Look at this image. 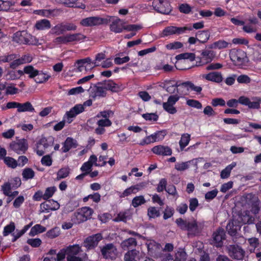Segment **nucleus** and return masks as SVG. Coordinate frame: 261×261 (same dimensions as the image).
Wrapping results in <instances>:
<instances>
[{
	"instance_id": "nucleus-31",
	"label": "nucleus",
	"mask_w": 261,
	"mask_h": 261,
	"mask_svg": "<svg viewBox=\"0 0 261 261\" xmlns=\"http://www.w3.org/2000/svg\"><path fill=\"white\" fill-rule=\"evenodd\" d=\"M67 256L68 255H77L82 251L81 247L77 244L69 245L66 248Z\"/></svg>"
},
{
	"instance_id": "nucleus-18",
	"label": "nucleus",
	"mask_w": 261,
	"mask_h": 261,
	"mask_svg": "<svg viewBox=\"0 0 261 261\" xmlns=\"http://www.w3.org/2000/svg\"><path fill=\"white\" fill-rule=\"evenodd\" d=\"M246 56L244 52L238 51L232 54L231 56V60L236 65H242L245 62Z\"/></svg>"
},
{
	"instance_id": "nucleus-9",
	"label": "nucleus",
	"mask_w": 261,
	"mask_h": 261,
	"mask_svg": "<svg viewBox=\"0 0 261 261\" xmlns=\"http://www.w3.org/2000/svg\"><path fill=\"white\" fill-rule=\"evenodd\" d=\"M166 132H156L153 134L146 136L139 143L141 145H145L156 141L162 140L166 135Z\"/></svg>"
},
{
	"instance_id": "nucleus-16",
	"label": "nucleus",
	"mask_w": 261,
	"mask_h": 261,
	"mask_svg": "<svg viewBox=\"0 0 261 261\" xmlns=\"http://www.w3.org/2000/svg\"><path fill=\"white\" fill-rule=\"evenodd\" d=\"M151 151L155 154L160 155H171L172 153V149L167 146L157 145L153 147Z\"/></svg>"
},
{
	"instance_id": "nucleus-33",
	"label": "nucleus",
	"mask_w": 261,
	"mask_h": 261,
	"mask_svg": "<svg viewBox=\"0 0 261 261\" xmlns=\"http://www.w3.org/2000/svg\"><path fill=\"white\" fill-rule=\"evenodd\" d=\"M237 165L236 162H233L230 164L225 167V169L222 170L220 174L221 178L222 179L227 178L229 177L230 173L232 169Z\"/></svg>"
},
{
	"instance_id": "nucleus-3",
	"label": "nucleus",
	"mask_w": 261,
	"mask_h": 261,
	"mask_svg": "<svg viewBox=\"0 0 261 261\" xmlns=\"http://www.w3.org/2000/svg\"><path fill=\"white\" fill-rule=\"evenodd\" d=\"M175 223L182 230H187L193 234L199 232L197 222L195 220L192 221H187L183 219L179 218L176 219Z\"/></svg>"
},
{
	"instance_id": "nucleus-20",
	"label": "nucleus",
	"mask_w": 261,
	"mask_h": 261,
	"mask_svg": "<svg viewBox=\"0 0 261 261\" xmlns=\"http://www.w3.org/2000/svg\"><path fill=\"white\" fill-rule=\"evenodd\" d=\"M123 24L124 21L122 20L119 18L114 19L110 24V30L116 33H120L124 30Z\"/></svg>"
},
{
	"instance_id": "nucleus-27",
	"label": "nucleus",
	"mask_w": 261,
	"mask_h": 261,
	"mask_svg": "<svg viewBox=\"0 0 261 261\" xmlns=\"http://www.w3.org/2000/svg\"><path fill=\"white\" fill-rule=\"evenodd\" d=\"M201 55L203 57L202 59L199 63L197 64V66L204 65L205 64L211 62L213 60V58H212L213 51L211 50H204L202 52Z\"/></svg>"
},
{
	"instance_id": "nucleus-40",
	"label": "nucleus",
	"mask_w": 261,
	"mask_h": 261,
	"mask_svg": "<svg viewBox=\"0 0 261 261\" xmlns=\"http://www.w3.org/2000/svg\"><path fill=\"white\" fill-rule=\"evenodd\" d=\"M187 253L184 249L179 248L175 255V259L173 261H186Z\"/></svg>"
},
{
	"instance_id": "nucleus-12",
	"label": "nucleus",
	"mask_w": 261,
	"mask_h": 261,
	"mask_svg": "<svg viewBox=\"0 0 261 261\" xmlns=\"http://www.w3.org/2000/svg\"><path fill=\"white\" fill-rule=\"evenodd\" d=\"M246 201L250 205V213L254 215L258 214L260 211L259 201L252 194H248L246 196Z\"/></svg>"
},
{
	"instance_id": "nucleus-4",
	"label": "nucleus",
	"mask_w": 261,
	"mask_h": 261,
	"mask_svg": "<svg viewBox=\"0 0 261 261\" xmlns=\"http://www.w3.org/2000/svg\"><path fill=\"white\" fill-rule=\"evenodd\" d=\"M111 17L107 16L106 18H101L98 16L90 17L83 19L81 24L84 27H92L102 24H108L111 21Z\"/></svg>"
},
{
	"instance_id": "nucleus-7",
	"label": "nucleus",
	"mask_w": 261,
	"mask_h": 261,
	"mask_svg": "<svg viewBox=\"0 0 261 261\" xmlns=\"http://www.w3.org/2000/svg\"><path fill=\"white\" fill-rule=\"evenodd\" d=\"M100 252L104 259L113 260L116 257L117 250L113 244L109 243L100 247Z\"/></svg>"
},
{
	"instance_id": "nucleus-38",
	"label": "nucleus",
	"mask_w": 261,
	"mask_h": 261,
	"mask_svg": "<svg viewBox=\"0 0 261 261\" xmlns=\"http://www.w3.org/2000/svg\"><path fill=\"white\" fill-rule=\"evenodd\" d=\"M95 93L92 96L93 98H95L96 96L102 97L106 96L107 92L104 87H102L101 85H97L95 86Z\"/></svg>"
},
{
	"instance_id": "nucleus-41",
	"label": "nucleus",
	"mask_w": 261,
	"mask_h": 261,
	"mask_svg": "<svg viewBox=\"0 0 261 261\" xmlns=\"http://www.w3.org/2000/svg\"><path fill=\"white\" fill-rule=\"evenodd\" d=\"M147 215L150 218H155L160 216V212L156 207L150 206L147 210Z\"/></svg>"
},
{
	"instance_id": "nucleus-51",
	"label": "nucleus",
	"mask_w": 261,
	"mask_h": 261,
	"mask_svg": "<svg viewBox=\"0 0 261 261\" xmlns=\"http://www.w3.org/2000/svg\"><path fill=\"white\" fill-rule=\"evenodd\" d=\"M66 255H67V252L65 248H63L58 253L56 259L50 257V261H56V260L57 261H62L65 258Z\"/></svg>"
},
{
	"instance_id": "nucleus-46",
	"label": "nucleus",
	"mask_w": 261,
	"mask_h": 261,
	"mask_svg": "<svg viewBox=\"0 0 261 261\" xmlns=\"http://www.w3.org/2000/svg\"><path fill=\"white\" fill-rule=\"evenodd\" d=\"M15 3L11 1L0 0V11H7L11 6L14 5Z\"/></svg>"
},
{
	"instance_id": "nucleus-58",
	"label": "nucleus",
	"mask_w": 261,
	"mask_h": 261,
	"mask_svg": "<svg viewBox=\"0 0 261 261\" xmlns=\"http://www.w3.org/2000/svg\"><path fill=\"white\" fill-rule=\"evenodd\" d=\"M105 58L106 55L104 53H101L97 54L94 61L92 62V63L94 64V66L92 68L100 66V64L99 62L102 60L105 59Z\"/></svg>"
},
{
	"instance_id": "nucleus-29",
	"label": "nucleus",
	"mask_w": 261,
	"mask_h": 261,
	"mask_svg": "<svg viewBox=\"0 0 261 261\" xmlns=\"http://www.w3.org/2000/svg\"><path fill=\"white\" fill-rule=\"evenodd\" d=\"M42 198L46 201H49V187L46 188L44 193L41 191H38L33 197V199L35 201H40Z\"/></svg>"
},
{
	"instance_id": "nucleus-11",
	"label": "nucleus",
	"mask_w": 261,
	"mask_h": 261,
	"mask_svg": "<svg viewBox=\"0 0 261 261\" xmlns=\"http://www.w3.org/2000/svg\"><path fill=\"white\" fill-rule=\"evenodd\" d=\"M10 147L12 150L18 154L24 153L28 148V145L27 140L24 139H20L17 142H13Z\"/></svg>"
},
{
	"instance_id": "nucleus-63",
	"label": "nucleus",
	"mask_w": 261,
	"mask_h": 261,
	"mask_svg": "<svg viewBox=\"0 0 261 261\" xmlns=\"http://www.w3.org/2000/svg\"><path fill=\"white\" fill-rule=\"evenodd\" d=\"M187 104L192 107L198 109L202 108L201 103L198 100L194 99H189L187 101Z\"/></svg>"
},
{
	"instance_id": "nucleus-53",
	"label": "nucleus",
	"mask_w": 261,
	"mask_h": 261,
	"mask_svg": "<svg viewBox=\"0 0 261 261\" xmlns=\"http://www.w3.org/2000/svg\"><path fill=\"white\" fill-rule=\"evenodd\" d=\"M2 191L4 195L8 196L11 192L12 186L9 182H5L1 187Z\"/></svg>"
},
{
	"instance_id": "nucleus-2",
	"label": "nucleus",
	"mask_w": 261,
	"mask_h": 261,
	"mask_svg": "<svg viewBox=\"0 0 261 261\" xmlns=\"http://www.w3.org/2000/svg\"><path fill=\"white\" fill-rule=\"evenodd\" d=\"M13 40L19 44L33 45L37 43L36 38L26 31L17 32L13 36Z\"/></svg>"
},
{
	"instance_id": "nucleus-14",
	"label": "nucleus",
	"mask_w": 261,
	"mask_h": 261,
	"mask_svg": "<svg viewBox=\"0 0 261 261\" xmlns=\"http://www.w3.org/2000/svg\"><path fill=\"white\" fill-rule=\"evenodd\" d=\"M85 110L84 106L81 104L76 105L71 108L70 111H67L65 114V118L67 119V122L68 123L72 121V118L76 117L78 114L82 113Z\"/></svg>"
},
{
	"instance_id": "nucleus-25",
	"label": "nucleus",
	"mask_w": 261,
	"mask_h": 261,
	"mask_svg": "<svg viewBox=\"0 0 261 261\" xmlns=\"http://www.w3.org/2000/svg\"><path fill=\"white\" fill-rule=\"evenodd\" d=\"M76 141L70 137H68L63 143L61 149L63 152H67L72 148L76 147Z\"/></svg>"
},
{
	"instance_id": "nucleus-6",
	"label": "nucleus",
	"mask_w": 261,
	"mask_h": 261,
	"mask_svg": "<svg viewBox=\"0 0 261 261\" xmlns=\"http://www.w3.org/2000/svg\"><path fill=\"white\" fill-rule=\"evenodd\" d=\"M152 6L156 12L163 14H169L172 10L168 0H154Z\"/></svg>"
},
{
	"instance_id": "nucleus-59",
	"label": "nucleus",
	"mask_w": 261,
	"mask_h": 261,
	"mask_svg": "<svg viewBox=\"0 0 261 261\" xmlns=\"http://www.w3.org/2000/svg\"><path fill=\"white\" fill-rule=\"evenodd\" d=\"M142 117L146 120L155 121L158 119L159 116L155 113H146L142 115Z\"/></svg>"
},
{
	"instance_id": "nucleus-13",
	"label": "nucleus",
	"mask_w": 261,
	"mask_h": 261,
	"mask_svg": "<svg viewBox=\"0 0 261 261\" xmlns=\"http://www.w3.org/2000/svg\"><path fill=\"white\" fill-rule=\"evenodd\" d=\"M192 28L187 27H176L175 26H169L165 28L163 32V36H168L173 34H180L184 33L186 31H191Z\"/></svg>"
},
{
	"instance_id": "nucleus-17",
	"label": "nucleus",
	"mask_w": 261,
	"mask_h": 261,
	"mask_svg": "<svg viewBox=\"0 0 261 261\" xmlns=\"http://www.w3.org/2000/svg\"><path fill=\"white\" fill-rule=\"evenodd\" d=\"M241 222L244 224H253L255 221L254 216L251 214L248 210L244 211L239 214Z\"/></svg>"
},
{
	"instance_id": "nucleus-60",
	"label": "nucleus",
	"mask_w": 261,
	"mask_h": 261,
	"mask_svg": "<svg viewBox=\"0 0 261 261\" xmlns=\"http://www.w3.org/2000/svg\"><path fill=\"white\" fill-rule=\"evenodd\" d=\"M182 44L178 41H175L172 43H169L166 45V47L168 49H177L180 48L182 47Z\"/></svg>"
},
{
	"instance_id": "nucleus-39",
	"label": "nucleus",
	"mask_w": 261,
	"mask_h": 261,
	"mask_svg": "<svg viewBox=\"0 0 261 261\" xmlns=\"http://www.w3.org/2000/svg\"><path fill=\"white\" fill-rule=\"evenodd\" d=\"M190 140V135L188 134H184L182 135L180 140L179 141V146L181 150L187 146Z\"/></svg>"
},
{
	"instance_id": "nucleus-37",
	"label": "nucleus",
	"mask_w": 261,
	"mask_h": 261,
	"mask_svg": "<svg viewBox=\"0 0 261 261\" xmlns=\"http://www.w3.org/2000/svg\"><path fill=\"white\" fill-rule=\"evenodd\" d=\"M45 231V228L44 227L41 226L40 224H36L31 228L29 235L33 237L38 233L43 232Z\"/></svg>"
},
{
	"instance_id": "nucleus-22",
	"label": "nucleus",
	"mask_w": 261,
	"mask_h": 261,
	"mask_svg": "<svg viewBox=\"0 0 261 261\" xmlns=\"http://www.w3.org/2000/svg\"><path fill=\"white\" fill-rule=\"evenodd\" d=\"M198 159H193L192 160L181 162L180 163H177L175 165V169L179 171H184L188 169L191 164L193 165L196 168H197V162Z\"/></svg>"
},
{
	"instance_id": "nucleus-44",
	"label": "nucleus",
	"mask_w": 261,
	"mask_h": 261,
	"mask_svg": "<svg viewBox=\"0 0 261 261\" xmlns=\"http://www.w3.org/2000/svg\"><path fill=\"white\" fill-rule=\"evenodd\" d=\"M15 229V225L14 222L11 221L9 224L4 227L3 230V236H7L10 233L13 232Z\"/></svg>"
},
{
	"instance_id": "nucleus-26",
	"label": "nucleus",
	"mask_w": 261,
	"mask_h": 261,
	"mask_svg": "<svg viewBox=\"0 0 261 261\" xmlns=\"http://www.w3.org/2000/svg\"><path fill=\"white\" fill-rule=\"evenodd\" d=\"M48 144L47 143V140L45 138L41 139L37 143L36 145V152L39 156H42L44 153V150L47 148Z\"/></svg>"
},
{
	"instance_id": "nucleus-24",
	"label": "nucleus",
	"mask_w": 261,
	"mask_h": 261,
	"mask_svg": "<svg viewBox=\"0 0 261 261\" xmlns=\"http://www.w3.org/2000/svg\"><path fill=\"white\" fill-rule=\"evenodd\" d=\"M137 244V242L136 239L129 238L123 241L121 243V246L123 250H126L135 247Z\"/></svg>"
},
{
	"instance_id": "nucleus-5",
	"label": "nucleus",
	"mask_w": 261,
	"mask_h": 261,
	"mask_svg": "<svg viewBox=\"0 0 261 261\" xmlns=\"http://www.w3.org/2000/svg\"><path fill=\"white\" fill-rule=\"evenodd\" d=\"M24 72L29 74L31 78L35 77V81L37 83H41L45 81L48 77V75L43 73H39L31 65L27 66L24 68Z\"/></svg>"
},
{
	"instance_id": "nucleus-35",
	"label": "nucleus",
	"mask_w": 261,
	"mask_h": 261,
	"mask_svg": "<svg viewBox=\"0 0 261 261\" xmlns=\"http://www.w3.org/2000/svg\"><path fill=\"white\" fill-rule=\"evenodd\" d=\"M79 210L86 221L91 218L92 215L94 213L93 210L88 206L82 207V208H79Z\"/></svg>"
},
{
	"instance_id": "nucleus-45",
	"label": "nucleus",
	"mask_w": 261,
	"mask_h": 261,
	"mask_svg": "<svg viewBox=\"0 0 261 261\" xmlns=\"http://www.w3.org/2000/svg\"><path fill=\"white\" fill-rule=\"evenodd\" d=\"M4 163L9 167L13 169L16 168L18 166L17 162L13 158L7 156L4 158Z\"/></svg>"
},
{
	"instance_id": "nucleus-30",
	"label": "nucleus",
	"mask_w": 261,
	"mask_h": 261,
	"mask_svg": "<svg viewBox=\"0 0 261 261\" xmlns=\"http://www.w3.org/2000/svg\"><path fill=\"white\" fill-rule=\"evenodd\" d=\"M71 220L75 224H79L86 221L79 209L73 213L71 216Z\"/></svg>"
},
{
	"instance_id": "nucleus-28",
	"label": "nucleus",
	"mask_w": 261,
	"mask_h": 261,
	"mask_svg": "<svg viewBox=\"0 0 261 261\" xmlns=\"http://www.w3.org/2000/svg\"><path fill=\"white\" fill-rule=\"evenodd\" d=\"M210 35L208 30L199 31L196 33L197 40L202 43H205L208 40Z\"/></svg>"
},
{
	"instance_id": "nucleus-10",
	"label": "nucleus",
	"mask_w": 261,
	"mask_h": 261,
	"mask_svg": "<svg viewBox=\"0 0 261 261\" xmlns=\"http://www.w3.org/2000/svg\"><path fill=\"white\" fill-rule=\"evenodd\" d=\"M225 230L222 228H218L213 234V243L214 246L217 248H220L223 246V241L226 239Z\"/></svg>"
},
{
	"instance_id": "nucleus-23",
	"label": "nucleus",
	"mask_w": 261,
	"mask_h": 261,
	"mask_svg": "<svg viewBox=\"0 0 261 261\" xmlns=\"http://www.w3.org/2000/svg\"><path fill=\"white\" fill-rule=\"evenodd\" d=\"M140 259V252L136 249H133L130 250H128L124 254V261H139Z\"/></svg>"
},
{
	"instance_id": "nucleus-50",
	"label": "nucleus",
	"mask_w": 261,
	"mask_h": 261,
	"mask_svg": "<svg viewBox=\"0 0 261 261\" xmlns=\"http://www.w3.org/2000/svg\"><path fill=\"white\" fill-rule=\"evenodd\" d=\"M23 177L26 179H32L35 176L34 171L30 168H25L22 172Z\"/></svg>"
},
{
	"instance_id": "nucleus-43",
	"label": "nucleus",
	"mask_w": 261,
	"mask_h": 261,
	"mask_svg": "<svg viewBox=\"0 0 261 261\" xmlns=\"http://www.w3.org/2000/svg\"><path fill=\"white\" fill-rule=\"evenodd\" d=\"M35 28L38 30H43L49 28V21L47 19H42L38 21L35 24Z\"/></svg>"
},
{
	"instance_id": "nucleus-21",
	"label": "nucleus",
	"mask_w": 261,
	"mask_h": 261,
	"mask_svg": "<svg viewBox=\"0 0 261 261\" xmlns=\"http://www.w3.org/2000/svg\"><path fill=\"white\" fill-rule=\"evenodd\" d=\"M142 187V186L139 184L132 186L126 189L123 192H118V195L121 198L127 197L130 195L131 194H136L137 192L141 190V188Z\"/></svg>"
},
{
	"instance_id": "nucleus-47",
	"label": "nucleus",
	"mask_w": 261,
	"mask_h": 261,
	"mask_svg": "<svg viewBox=\"0 0 261 261\" xmlns=\"http://www.w3.org/2000/svg\"><path fill=\"white\" fill-rule=\"evenodd\" d=\"M228 43L224 40H219L213 43L210 48H218L222 49L227 47Z\"/></svg>"
},
{
	"instance_id": "nucleus-55",
	"label": "nucleus",
	"mask_w": 261,
	"mask_h": 261,
	"mask_svg": "<svg viewBox=\"0 0 261 261\" xmlns=\"http://www.w3.org/2000/svg\"><path fill=\"white\" fill-rule=\"evenodd\" d=\"M78 0H66V5H67L69 7H75L81 9H85L86 6L83 4H80L78 5L76 3V2Z\"/></svg>"
},
{
	"instance_id": "nucleus-1",
	"label": "nucleus",
	"mask_w": 261,
	"mask_h": 261,
	"mask_svg": "<svg viewBox=\"0 0 261 261\" xmlns=\"http://www.w3.org/2000/svg\"><path fill=\"white\" fill-rule=\"evenodd\" d=\"M233 244H228L226 250L229 256L234 260H243L245 255V251L242 247L236 244V241L232 240Z\"/></svg>"
},
{
	"instance_id": "nucleus-8",
	"label": "nucleus",
	"mask_w": 261,
	"mask_h": 261,
	"mask_svg": "<svg viewBox=\"0 0 261 261\" xmlns=\"http://www.w3.org/2000/svg\"><path fill=\"white\" fill-rule=\"evenodd\" d=\"M103 239L100 233H97L87 237L84 241L83 245L87 250L94 249L98 244V243Z\"/></svg>"
},
{
	"instance_id": "nucleus-48",
	"label": "nucleus",
	"mask_w": 261,
	"mask_h": 261,
	"mask_svg": "<svg viewBox=\"0 0 261 261\" xmlns=\"http://www.w3.org/2000/svg\"><path fill=\"white\" fill-rule=\"evenodd\" d=\"M177 60L181 59H189L190 61H193L195 59V55L193 53H186L180 54L176 56Z\"/></svg>"
},
{
	"instance_id": "nucleus-34",
	"label": "nucleus",
	"mask_w": 261,
	"mask_h": 261,
	"mask_svg": "<svg viewBox=\"0 0 261 261\" xmlns=\"http://www.w3.org/2000/svg\"><path fill=\"white\" fill-rule=\"evenodd\" d=\"M35 109L31 102L28 101L23 103H19L17 111L18 112H33Z\"/></svg>"
},
{
	"instance_id": "nucleus-36",
	"label": "nucleus",
	"mask_w": 261,
	"mask_h": 261,
	"mask_svg": "<svg viewBox=\"0 0 261 261\" xmlns=\"http://www.w3.org/2000/svg\"><path fill=\"white\" fill-rule=\"evenodd\" d=\"M146 202V201L144 196L140 195L135 197L132 200L131 204L134 207L136 208L139 206L145 204Z\"/></svg>"
},
{
	"instance_id": "nucleus-62",
	"label": "nucleus",
	"mask_w": 261,
	"mask_h": 261,
	"mask_svg": "<svg viewBox=\"0 0 261 261\" xmlns=\"http://www.w3.org/2000/svg\"><path fill=\"white\" fill-rule=\"evenodd\" d=\"M27 243L33 247H38L41 244V240L39 238L29 239Z\"/></svg>"
},
{
	"instance_id": "nucleus-64",
	"label": "nucleus",
	"mask_w": 261,
	"mask_h": 261,
	"mask_svg": "<svg viewBox=\"0 0 261 261\" xmlns=\"http://www.w3.org/2000/svg\"><path fill=\"white\" fill-rule=\"evenodd\" d=\"M69 172L67 168H62L59 170L57 173V178L58 179L64 178L67 177Z\"/></svg>"
},
{
	"instance_id": "nucleus-32",
	"label": "nucleus",
	"mask_w": 261,
	"mask_h": 261,
	"mask_svg": "<svg viewBox=\"0 0 261 261\" xmlns=\"http://www.w3.org/2000/svg\"><path fill=\"white\" fill-rule=\"evenodd\" d=\"M67 43L72 42H78L85 39L86 37L81 33L69 34H67Z\"/></svg>"
},
{
	"instance_id": "nucleus-49",
	"label": "nucleus",
	"mask_w": 261,
	"mask_h": 261,
	"mask_svg": "<svg viewBox=\"0 0 261 261\" xmlns=\"http://www.w3.org/2000/svg\"><path fill=\"white\" fill-rule=\"evenodd\" d=\"M174 213V210L173 207L167 206L163 212V219L167 220L172 217Z\"/></svg>"
},
{
	"instance_id": "nucleus-19",
	"label": "nucleus",
	"mask_w": 261,
	"mask_h": 261,
	"mask_svg": "<svg viewBox=\"0 0 261 261\" xmlns=\"http://www.w3.org/2000/svg\"><path fill=\"white\" fill-rule=\"evenodd\" d=\"M202 77L213 82L220 83L223 81V76L221 72H211L206 74H203Z\"/></svg>"
},
{
	"instance_id": "nucleus-52",
	"label": "nucleus",
	"mask_w": 261,
	"mask_h": 261,
	"mask_svg": "<svg viewBox=\"0 0 261 261\" xmlns=\"http://www.w3.org/2000/svg\"><path fill=\"white\" fill-rule=\"evenodd\" d=\"M167 180L166 178H161L157 186L156 191L158 192H162L166 190Z\"/></svg>"
},
{
	"instance_id": "nucleus-56",
	"label": "nucleus",
	"mask_w": 261,
	"mask_h": 261,
	"mask_svg": "<svg viewBox=\"0 0 261 261\" xmlns=\"http://www.w3.org/2000/svg\"><path fill=\"white\" fill-rule=\"evenodd\" d=\"M198 205V200L196 198H192L189 199V209L191 212L195 211Z\"/></svg>"
},
{
	"instance_id": "nucleus-42",
	"label": "nucleus",
	"mask_w": 261,
	"mask_h": 261,
	"mask_svg": "<svg viewBox=\"0 0 261 261\" xmlns=\"http://www.w3.org/2000/svg\"><path fill=\"white\" fill-rule=\"evenodd\" d=\"M228 233L231 236H235L237 233V226L234 225L232 221H229L226 226Z\"/></svg>"
},
{
	"instance_id": "nucleus-15",
	"label": "nucleus",
	"mask_w": 261,
	"mask_h": 261,
	"mask_svg": "<svg viewBox=\"0 0 261 261\" xmlns=\"http://www.w3.org/2000/svg\"><path fill=\"white\" fill-rule=\"evenodd\" d=\"M97 85L104 86L106 90H110L113 92H118L123 89L121 85H119L112 80H105L98 82Z\"/></svg>"
},
{
	"instance_id": "nucleus-57",
	"label": "nucleus",
	"mask_w": 261,
	"mask_h": 261,
	"mask_svg": "<svg viewBox=\"0 0 261 261\" xmlns=\"http://www.w3.org/2000/svg\"><path fill=\"white\" fill-rule=\"evenodd\" d=\"M64 33L66 31H75L77 27L72 23H62Z\"/></svg>"
},
{
	"instance_id": "nucleus-54",
	"label": "nucleus",
	"mask_w": 261,
	"mask_h": 261,
	"mask_svg": "<svg viewBox=\"0 0 261 261\" xmlns=\"http://www.w3.org/2000/svg\"><path fill=\"white\" fill-rule=\"evenodd\" d=\"M163 107L164 109L170 114H174L177 112L176 108L173 107V105L168 103L167 102H164L163 103Z\"/></svg>"
},
{
	"instance_id": "nucleus-61",
	"label": "nucleus",
	"mask_w": 261,
	"mask_h": 261,
	"mask_svg": "<svg viewBox=\"0 0 261 261\" xmlns=\"http://www.w3.org/2000/svg\"><path fill=\"white\" fill-rule=\"evenodd\" d=\"M218 193V191L216 189L208 191L205 194V199L207 201L211 200L216 197Z\"/></svg>"
}]
</instances>
